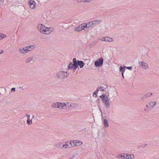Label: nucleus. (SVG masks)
Masks as SVG:
<instances>
[{"instance_id": "f257e3e1", "label": "nucleus", "mask_w": 159, "mask_h": 159, "mask_svg": "<svg viewBox=\"0 0 159 159\" xmlns=\"http://www.w3.org/2000/svg\"><path fill=\"white\" fill-rule=\"evenodd\" d=\"M37 29L40 33L45 35L50 34L54 30L53 27H47L44 24L41 23L39 24L38 25Z\"/></svg>"}, {"instance_id": "f03ea898", "label": "nucleus", "mask_w": 159, "mask_h": 159, "mask_svg": "<svg viewBox=\"0 0 159 159\" xmlns=\"http://www.w3.org/2000/svg\"><path fill=\"white\" fill-rule=\"evenodd\" d=\"M87 23H83L76 27L74 29V30L77 32H79L82 30L87 31L89 30Z\"/></svg>"}, {"instance_id": "7ed1b4c3", "label": "nucleus", "mask_w": 159, "mask_h": 159, "mask_svg": "<svg viewBox=\"0 0 159 159\" xmlns=\"http://www.w3.org/2000/svg\"><path fill=\"white\" fill-rule=\"evenodd\" d=\"M69 73L67 71L61 70L57 72L55 77L57 79L62 80L67 77Z\"/></svg>"}, {"instance_id": "20e7f679", "label": "nucleus", "mask_w": 159, "mask_h": 159, "mask_svg": "<svg viewBox=\"0 0 159 159\" xmlns=\"http://www.w3.org/2000/svg\"><path fill=\"white\" fill-rule=\"evenodd\" d=\"M35 47V45H33L24 47L20 48L18 50L20 54H25L29 51H30L34 49Z\"/></svg>"}, {"instance_id": "39448f33", "label": "nucleus", "mask_w": 159, "mask_h": 159, "mask_svg": "<svg viewBox=\"0 0 159 159\" xmlns=\"http://www.w3.org/2000/svg\"><path fill=\"white\" fill-rule=\"evenodd\" d=\"M102 22L100 20H93L87 23L89 30L93 28L95 26L98 25Z\"/></svg>"}, {"instance_id": "423d86ee", "label": "nucleus", "mask_w": 159, "mask_h": 159, "mask_svg": "<svg viewBox=\"0 0 159 159\" xmlns=\"http://www.w3.org/2000/svg\"><path fill=\"white\" fill-rule=\"evenodd\" d=\"M73 62H70L67 67V69H71L75 72L78 67V64L76 58H74L73 59Z\"/></svg>"}, {"instance_id": "0eeeda50", "label": "nucleus", "mask_w": 159, "mask_h": 159, "mask_svg": "<svg viewBox=\"0 0 159 159\" xmlns=\"http://www.w3.org/2000/svg\"><path fill=\"white\" fill-rule=\"evenodd\" d=\"M100 98L102 99V102L105 104L106 108H109L110 107V104L109 101V99L107 96L105 94H102L100 96Z\"/></svg>"}, {"instance_id": "6e6552de", "label": "nucleus", "mask_w": 159, "mask_h": 159, "mask_svg": "<svg viewBox=\"0 0 159 159\" xmlns=\"http://www.w3.org/2000/svg\"><path fill=\"white\" fill-rule=\"evenodd\" d=\"M157 104L156 102L155 101H150L146 105V108L144 109L145 111H148L154 108Z\"/></svg>"}, {"instance_id": "1a4fd4ad", "label": "nucleus", "mask_w": 159, "mask_h": 159, "mask_svg": "<svg viewBox=\"0 0 159 159\" xmlns=\"http://www.w3.org/2000/svg\"><path fill=\"white\" fill-rule=\"evenodd\" d=\"M82 141L78 140H70V145H71L72 147L79 146L82 145Z\"/></svg>"}, {"instance_id": "9d476101", "label": "nucleus", "mask_w": 159, "mask_h": 159, "mask_svg": "<svg viewBox=\"0 0 159 159\" xmlns=\"http://www.w3.org/2000/svg\"><path fill=\"white\" fill-rule=\"evenodd\" d=\"M139 65L142 69L145 70H148L149 68L148 64L144 61H142L139 62Z\"/></svg>"}, {"instance_id": "9b49d317", "label": "nucleus", "mask_w": 159, "mask_h": 159, "mask_svg": "<svg viewBox=\"0 0 159 159\" xmlns=\"http://www.w3.org/2000/svg\"><path fill=\"white\" fill-rule=\"evenodd\" d=\"M99 40L102 41L107 43H112L114 41L113 38L108 36L102 37Z\"/></svg>"}, {"instance_id": "f8f14e48", "label": "nucleus", "mask_w": 159, "mask_h": 159, "mask_svg": "<svg viewBox=\"0 0 159 159\" xmlns=\"http://www.w3.org/2000/svg\"><path fill=\"white\" fill-rule=\"evenodd\" d=\"M103 59L101 57L96 60L94 62V65L97 67H100L102 66L103 63Z\"/></svg>"}, {"instance_id": "ddd939ff", "label": "nucleus", "mask_w": 159, "mask_h": 159, "mask_svg": "<svg viewBox=\"0 0 159 159\" xmlns=\"http://www.w3.org/2000/svg\"><path fill=\"white\" fill-rule=\"evenodd\" d=\"M70 141L66 142H62V149L72 148L71 145H70Z\"/></svg>"}, {"instance_id": "4468645a", "label": "nucleus", "mask_w": 159, "mask_h": 159, "mask_svg": "<svg viewBox=\"0 0 159 159\" xmlns=\"http://www.w3.org/2000/svg\"><path fill=\"white\" fill-rule=\"evenodd\" d=\"M29 7L32 9H34L36 8V2L34 0H29Z\"/></svg>"}, {"instance_id": "2eb2a0df", "label": "nucleus", "mask_w": 159, "mask_h": 159, "mask_svg": "<svg viewBox=\"0 0 159 159\" xmlns=\"http://www.w3.org/2000/svg\"><path fill=\"white\" fill-rule=\"evenodd\" d=\"M107 86L106 85H104L102 86H101L98 88L97 90L98 91H105L106 93H109V91L108 90L106 91V90L107 88Z\"/></svg>"}, {"instance_id": "dca6fc26", "label": "nucleus", "mask_w": 159, "mask_h": 159, "mask_svg": "<svg viewBox=\"0 0 159 159\" xmlns=\"http://www.w3.org/2000/svg\"><path fill=\"white\" fill-rule=\"evenodd\" d=\"M72 107V104L71 102H64V107L65 110H69L71 109Z\"/></svg>"}, {"instance_id": "f3484780", "label": "nucleus", "mask_w": 159, "mask_h": 159, "mask_svg": "<svg viewBox=\"0 0 159 159\" xmlns=\"http://www.w3.org/2000/svg\"><path fill=\"white\" fill-rule=\"evenodd\" d=\"M125 159H133L134 156L132 154L125 153Z\"/></svg>"}, {"instance_id": "a211bd4d", "label": "nucleus", "mask_w": 159, "mask_h": 159, "mask_svg": "<svg viewBox=\"0 0 159 159\" xmlns=\"http://www.w3.org/2000/svg\"><path fill=\"white\" fill-rule=\"evenodd\" d=\"M62 142H60L55 143L54 146L56 148L62 149Z\"/></svg>"}, {"instance_id": "6ab92c4d", "label": "nucleus", "mask_w": 159, "mask_h": 159, "mask_svg": "<svg viewBox=\"0 0 159 159\" xmlns=\"http://www.w3.org/2000/svg\"><path fill=\"white\" fill-rule=\"evenodd\" d=\"M126 66H123V67L121 66L120 67L119 71H122V77L124 78V73L125 70Z\"/></svg>"}, {"instance_id": "aec40b11", "label": "nucleus", "mask_w": 159, "mask_h": 159, "mask_svg": "<svg viewBox=\"0 0 159 159\" xmlns=\"http://www.w3.org/2000/svg\"><path fill=\"white\" fill-rule=\"evenodd\" d=\"M77 3H89L92 0H74Z\"/></svg>"}, {"instance_id": "412c9836", "label": "nucleus", "mask_w": 159, "mask_h": 159, "mask_svg": "<svg viewBox=\"0 0 159 159\" xmlns=\"http://www.w3.org/2000/svg\"><path fill=\"white\" fill-rule=\"evenodd\" d=\"M64 102H58V108L60 110H62L64 109Z\"/></svg>"}, {"instance_id": "4be33fe9", "label": "nucleus", "mask_w": 159, "mask_h": 159, "mask_svg": "<svg viewBox=\"0 0 159 159\" xmlns=\"http://www.w3.org/2000/svg\"><path fill=\"white\" fill-rule=\"evenodd\" d=\"M103 125L105 128H108L109 127V125L108 121L107 119H104V120Z\"/></svg>"}, {"instance_id": "5701e85b", "label": "nucleus", "mask_w": 159, "mask_h": 159, "mask_svg": "<svg viewBox=\"0 0 159 159\" xmlns=\"http://www.w3.org/2000/svg\"><path fill=\"white\" fill-rule=\"evenodd\" d=\"M77 64L78 66L79 65L80 68H82L85 64L82 61H78Z\"/></svg>"}, {"instance_id": "b1692460", "label": "nucleus", "mask_w": 159, "mask_h": 159, "mask_svg": "<svg viewBox=\"0 0 159 159\" xmlns=\"http://www.w3.org/2000/svg\"><path fill=\"white\" fill-rule=\"evenodd\" d=\"M58 102H55L53 103L51 105V107L53 108H58Z\"/></svg>"}, {"instance_id": "393cba45", "label": "nucleus", "mask_w": 159, "mask_h": 159, "mask_svg": "<svg viewBox=\"0 0 159 159\" xmlns=\"http://www.w3.org/2000/svg\"><path fill=\"white\" fill-rule=\"evenodd\" d=\"M116 157L120 159H125V153L123 154H120L118 155V156H116Z\"/></svg>"}, {"instance_id": "a878e982", "label": "nucleus", "mask_w": 159, "mask_h": 159, "mask_svg": "<svg viewBox=\"0 0 159 159\" xmlns=\"http://www.w3.org/2000/svg\"><path fill=\"white\" fill-rule=\"evenodd\" d=\"M7 35L4 34L0 33V40L6 37Z\"/></svg>"}, {"instance_id": "bb28decb", "label": "nucleus", "mask_w": 159, "mask_h": 159, "mask_svg": "<svg viewBox=\"0 0 159 159\" xmlns=\"http://www.w3.org/2000/svg\"><path fill=\"white\" fill-rule=\"evenodd\" d=\"M27 124L28 125H31L32 124V120L30 118L27 119Z\"/></svg>"}, {"instance_id": "cd10ccee", "label": "nucleus", "mask_w": 159, "mask_h": 159, "mask_svg": "<svg viewBox=\"0 0 159 159\" xmlns=\"http://www.w3.org/2000/svg\"><path fill=\"white\" fill-rule=\"evenodd\" d=\"M32 60V58L31 57H29L26 60V61L27 63H29Z\"/></svg>"}, {"instance_id": "c85d7f7f", "label": "nucleus", "mask_w": 159, "mask_h": 159, "mask_svg": "<svg viewBox=\"0 0 159 159\" xmlns=\"http://www.w3.org/2000/svg\"><path fill=\"white\" fill-rule=\"evenodd\" d=\"M26 116L27 117V119L30 118V116L29 114L26 113Z\"/></svg>"}, {"instance_id": "c756f323", "label": "nucleus", "mask_w": 159, "mask_h": 159, "mask_svg": "<svg viewBox=\"0 0 159 159\" xmlns=\"http://www.w3.org/2000/svg\"><path fill=\"white\" fill-rule=\"evenodd\" d=\"M98 91L97 89H96V90L93 93V96L94 95H96L98 93Z\"/></svg>"}, {"instance_id": "7c9ffc66", "label": "nucleus", "mask_w": 159, "mask_h": 159, "mask_svg": "<svg viewBox=\"0 0 159 159\" xmlns=\"http://www.w3.org/2000/svg\"><path fill=\"white\" fill-rule=\"evenodd\" d=\"M15 88H13L11 89V92H14L15 91Z\"/></svg>"}, {"instance_id": "2f4dec72", "label": "nucleus", "mask_w": 159, "mask_h": 159, "mask_svg": "<svg viewBox=\"0 0 159 159\" xmlns=\"http://www.w3.org/2000/svg\"><path fill=\"white\" fill-rule=\"evenodd\" d=\"M126 68L128 69L131 70L132 69V66L126 67Z\"/></svg>"}, {"instance_id": "473e14b6", "label": "nucleus", "mask_w": 159, "mask_h": 159, "mask_svg": "<svg viewBox=\"0 0 159 159\" xmlns=\"http://www.w3.org/2000/svg\"><path fill=\"white\" fill-rule=\"evenodd\" d=\"M3 52H4V51L3 50H1L0 52V54L3 53Z\"/></svg>"}, {"instance_id": "72a5a7b5", "label": "nucleus", "mask_w": 159, "mask_h": 159, "mask_svg": "<svg viewBox=\"0 0 159 159\" xmlns=\"http://www.w3.org/2000/svg\"><path fill=\"white\" fill-rule=\"evenodd\" d=\"M75 105H76L77 106H78V105L77 104H75Z\"/></svg>"}, {"instance_id": "f704fd0d", "label": "nucleus", "mask_w": 159, "mask_h": 159, "mask_svg": "<svg viewBox=\"0 0 159 159\" xmlns=\"http://www.w3.org/2000/svg\"><path fill=\"white\" fill-rule=\"evenodd\" d=\"M33 118H34V116H33Z\"/></svg>"}]
</instances>
